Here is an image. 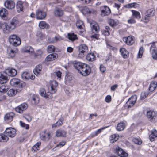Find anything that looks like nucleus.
<instances>
[{"mask_svg":"<svg viewBox=\"0 0 157 157\" xmlns=\"http://www.w3.org/2000/svg\"><path fill=\"white\" fill-rule=\"evenodd\" d=\"M111 100V97L110 95L107 96L105 98V101L107 103H109Z\"/></svg>","mask_w":157,"mask_h":157,"instance_id":"62","label":"nucleus"},{"mask_svg":"<svg viewBox=\"0 0 157 157\" xmlns=\"http://www.w3.org/2000/svg\"><path fill=\"white\" fill-rule=\"evenodd\" d=\"M76 25L77 27L78 28L80 29H82L83 30H84V25L82 21H77L76 23Z\"/></svg>","mask_w":157,"mask_h":157,"instance_id":"41","label":"nucleus"},{"mask_svg":"<svg viewBox=\"0 0 157 157\" xmlns=\"http://www.w3.org/2000/svg\"><path fill=\"white\" fill-rule=\"evenodd\" d=\"M133 142L136 144H140L142 143V141L140 139L135 138L133 139Z\"/></svg>","mask_w":157,"mask_h":157,"instance_id":"53","label":"nucleus"},{"mask_svg":"<svg viewBox=\"0 0 157 157\" xmlns=\"http://www.w3.org/2000/svg\"><path fill=\"white\" fill-rule=\"evenodd\" d=\"M86 64L83 63L79 62H75L74 64L75 68L78 71V72L83 68V66H84L83 65H85Z\"/></svg>","mask_w":157,"mask_h":157,"instance_id":"24","label":"nucleus"},{"mask_svg":"<svg viewBox=\"0 0 157 157\" xmlns=\"http://www.w3.org/2000/svg\"><path fill=\"white\" fill-rule=\"evenodd\" d=\"M101 9V15L102 16H107L110 14L111 11L109 8L106 6H104L102 7Z\"/></svg>","mask_w":157,"mask_h":157,"instance_id":"14","label":"nucleus"},{"mask_svg":"<svg viewBox=\"0 0 157 157\" xmlns=\"http://www.w3.org/2000/svg\"><path fill=\"white\" fill-rule=\"evenodd\" d=\"M58 86V82L55 80H52L50 82V88H49V92L46 93L45 89L43 88L40 89L39 94L40 95L46 99L51 98L52 94L56 93L57 91L56 87Z\"/></svg>","mask_w":157,"mask_h":157,"instance_id":"1","label":"nucleus"},{"mask_svg":"<svg viewBox=\"0 0 157 157\" xmlns=\"http://www.w3.org/2000/svg\"><path fill=\"white\" fill-rule=\"evenodd\" d=\"M47 51L48 53L54 52L55 51V47L53 45L48 46L47 47Z\"/></svg>","mask_w":157,"mask_h":157,"instance_id":"51","label":"nucleus"},{"mask_svg":"<svg viewBox=\"0 0 157 157\" xmlns=\"http://www.w3.org/2000/svg\"><path fill=\"white\" fill-rule=\"evenodd\" d=\"M50 133H46L45 131H42L40 134L41 139L43 140H48L50 138Z\"/></svg>","mask_w":157,"mask_h":157,"instance_id":"19","label":"nucleus"},{"mask_svg":"<svg viewBox=\"0 0 157 157\" xmlns=\"http://www.w3.org/2000/svg\"><path fill=\"white\" fill-rule=\"evenodd\" d=\"M79 53L78 56L82 58L83 57L84 53L87 52L88 51V47L85 44L80 45L78 47Z\"/></svg>","mask_w":157,"mask_h":157,"instance_id":"7","label":"nucleus"},{"mask_svg":"<svg viewBox=\"0 0 157 157\" xmlns=\"http://www.w3.org/2000/svg\"><path fill=\"white\" fill-rule=\"evenodd\" d=\"M147 116L150 120H151L156 116V114L154 111L150 110L147 112Z\"/></svg>","mask_w":157,"mask_h":157,"instance_id":"28","label":"nucleus"},{"mask_svg":"<svg viewBox=\"0 0 157 157\" xmlns=\"http://www.w3.org/2000/svg\"><path fill=\"white\" fill-rule=\"evenodd\" d=\"M39 101V99L37 97L35 96L32 97L31 102L32 104L34 105L37 104L38 103Z\"/></svg>","mask_w":157,"mask_h":157,"instance_id":"43","label":"nucleus"},{"mask_svg":"<svg viewBox=\"0 0 157 157\" xmlns=\"http://www.w3.org/2000/svg\"><path fill=\"white\" fill-rule=\"evenodd\" d=\"M36 15L37 19H42L44 18L46 16L45 12L40 10H38L36 12Z\"/></svg>","mask_w":157,"mask_h":157,"instance_id":"15","label":"nucleus"},{"mask_svg":"<svg viewBox=\"0 0 157 157\" xmlns=\"http://www.w3.org/2000/svg\"><path fill=\"white\" fill-rule=\"evenodd\" d=\"M123 40L128 45H131L134 42L133 38L132 36H129L128 37H124Z\"/></svg>","mask_w":157,"mask_h":157,"instance_id":"20","label":"nucleus"},{"mask_svg":"<svg viewBox=\"0 0 157 157\" xmlns=\"http://www.w3.org/2000/svg\"><path fill=\"white\" fill-rule=\"evenodd\" d=\"M9 140L8 137L5 134H0V142H6Z\"/></svg>","mask_w":157,"mask_h":157,"instance_id":"37","label":"nucleus"},{"mask_svg":"<svg viewBox=\"0 0 157 157\" xmlns=\"http://www.w3.org/2000/svg\"><path fill=\"white\" fill-rule=\"evenodd\" d=\"M157 86V82L156 81H153L151 82L149 87V90L151 92L154 91Z\"/></svg>","mask_w":157,"mask_h":157,"instance_id":"29","label":"nucleus"},{"mask_svg":"<svg viewBox=\"0 0 157 157\" xmlns=\"http://www.w3.org/2000/svg\"><path fill=\"white\" fill-rule=\"evenodd\" d=\"M21 77L24 80L29 79L30 78V74L26 71L24 72L22 74Z\"/></svg>","mask_w":157,"mask_h":157,"instance_id":"42","label":"nucleus"},{"mask_svg":"<svg viewBox=\"0 0 157 157\" xmlns=\"http://www.w3.org/2000/svg\"><path fill=\"white\" fill-rule=\"evenodd\" d=\"M13 29L9 24L6 23L5 25V27L3 29V31L5 33L8 34L10 33Z\"/></svg>","mask_w":157,"mask_h":157,"instance_id":"22","label":"nucleus"},{"mask_svg":"<svg viewBox=\"0 0 157 157\" xmlns=\"http://www.w3.org/2000/svg\"><path fill=\"white\" fill-rule=\"evenodd\" d=\"M17 140L20 143L23 142L24 140V138L23 136L18 137L17 138Z\"/></svg>","mask_w":157,"mask_h":157,"instance_id":"64","label":"nucleus"},{"mask_svg":"<svg viewBox=\"0 0 157 157\" xmlns=\"http://www.w3.org/2000/svg\"><path fill=\"white\" fill-rule=\"evenodd\" d=\"M95 56L94 54L93 53H89L86 56V59L89 61H93L95 59Z\"/></svg>","mask_w":157,"mask_h":157,"instance_id":"26","label":"nucleus"},{"mask_svg":"<svg viewBox=\"0 0 157 157\" xmlns=\"http://www.w3.org/2000/svg\"><path fill=\"white\" fill-rule=\"evenodd\" d=\"M20 125L22 127L26 129H28L29 128V125L28 124H25L21 121H20Z\"/></svg>","mask_w":157,"mask_h":157,"instance_id":"56","label":"nucleus"},{"mask_svg":"<svg viewBox=\"0 0 157 157\" xmlns=\"http://www.w3.org/2000/svg\"><path fill=\"white\" fill-rule=\"evenodd\" d=\"M108 22L109 25L112 27L116 26L119 23L117 20L113 19H110Z\"/></svg>","mask_w":157,"mask_h":157,"instance_id":"36","label":"nucleus"},{"mask_svg":"<svg viewBox=\"0 0 157 157\" xmlns=\"http://www.w3.org/2000/svg\"><path fill=\"white\" fill-rule=\"evenodd\" d=\"M56 136L57 137H65L66 136L67 132L58 129L56 132Z\"/></svg>","mask_w":157,"mask_h":157,"instance_id":"25","label":"nucleus"},{"mask_svg":"<svg viewBox=\"0 0 157 157\" xmlns=\"http://www.w3.org/2000/svg\"><path fill=\"white\" fill-rule=\"evenodd\" d=\"M63 117H60L59 120L56 122L58 124V126H61L63 123Z\"/></svg>","mask_w":157,"mask_h":157,"instance_id":"59","label":"nucleus"},{"mask_svg":"<svg viewBox=\"0 0 157 157\" xmlns=\"http://www.w3.org/2000/svg\"><path fill=\"white\" fill-rule=\"evenodd\" d=\"M4 5L6 8L9 9H12L15 7V4L13 1L6 0L4 2Z\"/></svg>","mask_w":157,"mask_h":157,"instance_id":"18","label":"nucleus"},{"mask_svg":"<svg viewBox=\"0 0 157 157\" xmlns=\"http://www.w3.org/2000/svg\"><path fill=\"white\" fill-rule=\"evenodd\" d=\"M62 37L59 35L56 36L54 38L53 40L52 41L53 43L56 42L58 41H59L62 40Z\"/></svg>","mask_w":157,"mask_h":157,"instance_id":"52","label":"nucleus"},{"mask_svg":"<svg viewBox=\"0 0 157 157\" xmlns=\"http://www.w3.org/2000/svg\"><path fill=\"white\" fill-rule=\"evenodd\" d=\"M55 15L57 16L60 17L63 15V10L59 8H56L54 11Z\"/></svg>","mask_w":157,"mask_h":157,"instance_id":"40","label":"nucleus"},{"mask_svg":"<svg viewBox=\"0 0 157 157\" xmlns=\"http://www.w3.org/2000/svg\"><path fill=\"white\" fill-rule=\"evenodd\" d=\"M150 17V16H148L146 14H145V16L143 18L142 20L144 22L147 23L149 21Z\"/></svg>","mask_w":157,"mask_h":157,"instance_id":"55","label":"nucleus"},{"mask_svg":"<svg viewBox=\"0 0 157 157\" xmlns=\"http://www.w3.org/2000/svg\"><path fill=\"white\" fill-rule=\"evenodd\" d=\"M100 69L101 71L103 73L106 70V67L102 64L100 65Z\"/></svg>","mask_w":157,"mask_h":157,"instance_id":"63","label":"nucleus"},{"mask_svg":"<svg viewBox=\"0 0 157 157\" xmlns=\"http://www.w3.org/2000/svg\"><path fill=\"white\" fill-rule=\"evenodd\" d=\"M8 89V87L7 86L2 85L0 87V92L5 93L7 92Z\"/></svg>","mask_w":157,"mask_h":157,"instance_id":"46","label":"nucleus"},{"mask_svg":"<svg viewBox=\"0 0 157 157\" xmlns=\"http://www.w3.org/2000/svg\"><path fill=\"white\" fill-rule=\"evenodd\" d=\"M5 73L8 76L13 77L17 74V71L15 69L12 68H9L6 69L4 71Z\"/></svg>","mask_w":157,"mask_h":157,"instance_id":"9","label":"nucleus"},{"mask_svg":"<svg viewBox=\"0 0 157 157\" xmlns=\"http://www.w3.org/2000/svg\"><path fill=\"white\" fill-rule=\"evenodd\" d=\"M33 51V48L30 46H27L25 48L24 52L29 53H32Z\"/></svg>","mask_w":157,"mask_h":157,"instance_id":"49","label":"nucleus"},{"mask_svg":"<svg viewBox=\"0 0 157 157\" xmlns=\"http://www.w3.org/2000/svg\"><path fill=\"white\" fill-rule=\"evenodd\" d=\"M115 150L118 156L121 157H126L128 155L127 153L124 151L118 146H117L116 147Z\"/></svg>","mask_w":157,"mask_h":157,"instance_id":"12","label":"nucleus"},{"mask_svg":"<svg viewBox=\"0 0 157 157\" xmlns=\"http://www.w3.org/2000/svg\"><path fill=\"white\" fill-rule=\"evenodd\" d=\"M75 80L72 75H68L66 76L65 83L66 84L72 86L75 83Z\"/></svg>","mask_w":157,"mask_h":157,"instance_id":"10","label":"nucleus"},{"mask_svg":"<svg viewBox=\"0 0 157 157\" xmlns=\"http://www.w3.org/2000/svg\"><path fill=\"white\" fill-rule=\"evenodd\" d=\"M147 93H146V92H143L141 94L140 99L141 100H142L145 99L147 96Z\"/></svg>","mask_w":157,"mask_h":157,"instance_id":"57","label":"nucleus"},{"mask_svg":"<svg viewBox=\"0 0 157 157\" xmlns=\"http://www.w3.org/2000/svg\"><path fill=\"white\" fill-rule=\"evenodd\" d=\"M143 52V48L142 47H141L139 51L138 55L139 58H140L142 57V54Z\"/></svg>","mask_w":157,"mask_h":157,"instance_id":"60","label":"nucleus"},{"mask_svg":"<svg viewBox=\"0 0 157 157\" xmlns=\"http://www.w3.org/2000/svg\"><path fill=\"white\" fill-rule=\"evenodd\" d=\"M155 13V10L153 8L149 9L147 10L146 13L147 15L150 17H153Z\"/></svg>","mask_w":157,"mask_h":157,"instance_id":"32","label":"nucleus"},{"mask_svg":"<svg viewBox=\"0 0 157 157\" xmlns=\"http://www.w3.org/2000/svg\"><path fill=\"white\" fill-rule=\"evenodd\" d=\"M41 144L40 142H39L34 145L32 147V151L34 152L36 151L37 150H39L40 146Z\"/></svg>","mask_w":157,"mask_h":157,"instance_id":"45","label":"nucleus"},{"mask_svg":"<svg viewBox=\"0 0 157 157\" xmlns=\"http://www.w3.org/2000/svg\"><path fill=\"white\" fill-rule=\"evenodd\" d=\"M9 25L14 29L16 27L19 25V22L17 18L14 17L10 21Z\"/></svg>","mask_w":157,"mask_h":157,"instance_id":"16","label":"nucleus"},{"mask_svg":"<svg viewBox=\"0 0 157 157\" xmlns=\"http://www.w3.org/2000/svg\"><path fill=\"white\" fill-rule=\"evenodd\" d=\"M94 11L92 10H90L87 7H85L82 10V12L83 14H90L91 13H94Z\"/></svg>","mask_w":157,"mask_h":157,"instance_id":"48","label":"nucleus"},{"mask_svg":"<svg viewBox=\"0 0 157 157\" xmlns=\"http://www.w3.org/2000/svg\"><path fill=\"white\" fill-rule=\"evenodd\" d=\"M9 79L8 77L5 76L2 72H0V83L3 84L6 83Z\"/></svg>","mask_w":157,"mask_h":157,"instance_id":"21","label":"nucleus"},{"mask_svg":"<svg viewBox=\"0 0 157 157\" xmlns=\"http://www.w3.org/2000/svg\"><path fill=\"white\" fill-rule=\"evenodd\" d=\"M89 22L90 25H92V30L93 32H98L99 30V27L97 24L92 25V23L90 21H89Z\"/></svg>","mask_w":157,"mask_h":157,"instance_id":"31","label":"nucleus"},{"mask_svg":"<svg viewBox=\"0 0 157 157\" xmlns=\"http://www.w3.org/2000/svg\"><path fill=\"white\" fill-rule=\"evenodd\" d=\"M43 52L41 50H38L35 53V56L38 57V56L40 57L42 54Z\"/></svg>","mask_w":157,"mask_h":157,"instance_id":"61","label":"nucleus"},{"mask_svg":"<svg viewBox=\"0 0 157 157\" xmlns=\"http://www.w3.org/2000/svg\"><path fill=\"white\" fill-rule=\"evenodd\" d=\"M23 2L21 1H18L17 3L16 7L18 12L22 11L23 9Z\"/></svg>","mask_w":157,"mask_h":157,"instance_id":"30","label":"nucleus"},{"mask_svg":"<svg viewBox=\"0 0 157 157\" xmlns=\"http://www.w3.org/2000/svg\"><path fill=\"white\" fill-rule=\"evenodd\" d=\"M157 137V131L155 129L151 131V133L149 135V139L151 141L154 140V138Z\"/></svg>","mask_w":157,"mask_h":157,"instance_id":"27","label":"nucleus"},{"mask_svg":"<svg viewBox=\"0 0 157 157\" xmlns=\"http://www.w3.org/2000/svg\"><path fill=\"white\" fill-rule=\"evenodd\" d=\"M58 56V55L56 53H52L48 55L46 58L45 60L47 61H52L56 59Z\"/></svg>","mask_w":157,"mask_h":157,"instance_id":"23","label":"nucleus"},{"mask_svg":"<svg viewBox=\"0 0 157 157\" xmlns=\"http://www.w3.org/2000/svg\"><path fill=\"white\" fill-rule=\"evenodd\" d=\"M39 25L40 27L42 29L44 28L48 29L49 27V25L44 21H40L39 23Z\"/></svg>","mask_w":157,"mask_h":157,"instance_id":"33","label":"nucleus"},{"mask_svg":"<svg viewBox=\"0 0 157 157\" xmlns=\"http://www.w3.org/2000/svg\"><path fill=\"white\" fill-rule=\"evenodd\" d=\"M23 117L28 122H30L31 121V117L29 114H25Z\"/></svg>","mask_w":157,"mask_h":157,"instance_id":"58","label":"nucleus"},{"mask_svg":"<svg viewBox=\"0 0 157 157\" xmlns=\"http://www.w3.org/2000/svg\"><path fill=\"white\" fill-rule=\"evenodd\" d=\"M137 99L136 95L132 96L128 100L125 104V106L129 109L132 107L135 104Z\"/></svg>","mask_w":157,"mask_h":157,"instance_id":"5","label":"nucleus"},{"mask_svg":"<svg viewBox=\"0 0 157 157\" xmlns=\"http://www.w3.org/2000/svg\"><path fill=\"white\" fill-rule=\"evenodd\" d=\"M4 133L7 137L13 138L16 135V130L15 129L12 128H6L5 131Z\"/></svg>","mask_w":157,"mask_h":157,"instance_id":"8","label":"nucleus"},{"mask_svg":"<svg viewBox=\"0 0 157 157\" xmlns=\"http://www.w3.org/2000/svg\"><path fill=\"white\" fill-rule=\"evenodd\" d=\"M119 136H117L116 134L112 135L111 136V140H113L112 143L114 142V141H117L118 140Z\"/></svg>","mask_w":157,"mask_h":157,"instance_id":"54","label":"nucleus"},{"mask_svg":"<svg viewBox=\"0 0 157 157\" xmlns=\"http://www.w3.org/2000/svg\"><path fill=\"white\" fill-rule=\"evenodd\" d=\"M133 15L137 18H140L141 17L140 13L135 10H132Z\"/></svg>","mask_w":157,"mask_h":157,"instance_id":"50","label":"nucleus"},{"mask_svg":"<svg viewBox=\"0 0 157 157\" xmlns=\"http://www.w3.org/2000/svg\"><path fill=\"white\" fill-rule=\"evenodd\" d=\"M125 128L124 123L121 122L117 124L116 128L117 131H120L123 130Z\"/></svg>","mask_w":157,"mask_h":157,"instance_id":"35","label":"nucleus"},{"mask_svg":"<svg viewBox=\"0 0 157 157\" xmlns=\"http://www.w3.org/2000/svg\"><path fill=\"white\" fill-rule=\"evenodd\" d=\"M18 51L17 48H11L10 47H8L7 49V53L8 55L9 58H12L14 57L16 53Z\"/></svg>","mask_w":157,"mask_h":157,"instance_id":"11","label":"nucleus"},{"mask_svg":"<svg viewBox=\"0 0 157 157\" xmlns=\"http://www.w3.org/2000/svg\"><path fill=\"white\" fill-rule=\"evenodd\" d=\"M8 13L7 10L5 8H2L0 10V16L2 17H6Z\"/></svg>","mask_w":157,"mask_h":157,"instance_id":"39","label":"nucleus"},{"mask_svg":"<svg viewBox=\"0 0 157 157\" xmlns=\"http://www.w3.org/2000/svg\"><path fill=\"white\" fill-rule=\"evenodd\" d=\"M17 91L13 89H10L8 92L7 94L9 96H13L17 93Z\"/></svg>","mask_w":157,"mask_h":157,"instance_id":"47","label":"nucleus"},{"mask_svg":"<svg viewBox=\"0 0 157 157\" xmlns=\"http://www.w3.org/2000/svg\"><path fill=\"white\" fill-rule=\"evenodd\" d=\"M120 52L123 58H125L128 57V52L125 48H121Z\"/></svg>","mask_w":157,"mask_h":157,"instance_id":"34","label":"nucleus"},{"mask_svg":"<svg viewBox=\"0 0 157 157\" xmlns=\"http://www.w3.org/2000/svg\"><path fill=\"white\" fill-rule=\"evenodd\" d=\"M41 69L42 66L41 65H37L33 70L34 74L36 75H38L41 72Z\"/></svg>","mask_w":157,"mask_h":157,"instance_id":"38","label":"nucleus"},{"mask_svg":"<svg viewBox=\"0 0 157 157\" xmlns=\"http://www.w3.org/2000/svg\"><path fill=\"white\" fill-rule=\"evenodd\" d=\"M68 39L71 41H73L77 39L76 35L73 33H68Z\"/></svg>","mask_w":157,"mask_h":157,"instance_id":"44","label":"nucleus"},{"mask_svg":"<svg viewBox=\"0 0 157 157\" xmlns=\"http://www.w3.org/2000/svg\"><path fill=\"white\" fill-rule=\"evenodd\" d=\"M84 65V66H83V68L79 73L82 75L86 76L90 74L91 69L90 67L88 65L86 64L85 65Z\"/></svg>","mask_w":157,"mask_h":157,"instance_id":"6","label":"nucleus"},{"mask_svg":"<svg viewBox=\"0 0 157 157\" xmlns=\"http://www.w3.org/2000/svg\"><path fill=\"white\" fill-rule=\"evenodd\" d=\"M9 40L10 43L14 46H19L21 43L20 37L15 34L10 35L9 37Z\"/></svg>","mask_w":157,"mask_h":157,"instance_id":"3","label":"nucleus"},{"mask_svg":"<svg viewBox=\"0 0 157 157\" xmlns=\"http://www.w3.org/2000/svg\"><path fill=\"white\" fill-rule=\"evenodd\" d=\"M28 105L26 103L22 104L15 108V111L19 113H22L24 111L26 110Z\"/></svg>","mask_w":157,"mask_h":157,"instance_id":"13","label":"nucleus"},{"mask_svg":"<svg viewBox=\"0 0 157 157\" xmlns=\"http://www.w3.org/2000/svg\"><path fill=\"white\" fill-rule=\"evenodd\" d=\"M10 83L12 86L19 88L20 91L22 88L25 87L26 85L25 82L16 78L12 79L10 80Z\"/></svg>","mask_w":157,"mask_h":157,"instance_id":"2","label":"nucleus"},{"mask_svg":"<svg viewBox=\"0 0 157 157\" xmlns=\"http://www.w3.org/2000/svg\"><path fill=\"white\" fill-rule=\"evenodd\" d=\"M14 116L15 114L13 112L7 113L4 116V120L6 122H10L13 120Z\"/></svg>","mask_w":157,"mask_h":157,"instance_id":"17","label":"nucleus"},{"mask_svg":"<svg viewBox=\"0 0 157 157\" xmlns=\"http://www.w3.org/2000/svg\"><path fill=\"white\" fill-rule=\"evenodd\" d=\"M152 44L150 48V52L152 55L153 58L155 60H157V48L154 43H150L147 44L146 45L149 46L150 44Z\"/></svg>","mask_w":157,"mask_h":157,"instance_id":"4","label":"nucleus"}]
</instances>
